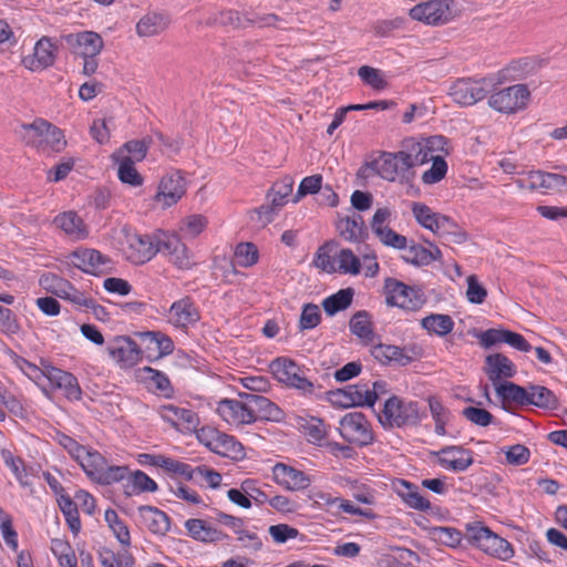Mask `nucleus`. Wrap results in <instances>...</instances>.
<instances>
[{
	"instance_id": "47",
	"label": "nucleus",
	"mask_w": 567,
	"mask_h": 567,
	"mask_svg": "<svg viewBox=\"0 0 567 567\" xmlns=\"http://www.w3.org/2000/svg\"><path fill=\"white\" fill-rule=\"evenodd\" d=\"M1 456L6 466L10 468L17 481L22 486H30L32 484L28 468L25 467L24 462L20 457L13 456V454L8 450H2Z\"/></svg>"
},
{
	"instance_id": "15",
	"label": "nucleus",
	"mask_w": 567,
	"mask_h": 567,
	"mask_svg": "<svg viewBox=\"0 0 567 567\" xmlns=\"http://www.w3.org/2000/svg\"><path fill=\"white\" fill-rule=\"evenodd\" d=\"M487 93L485 80H457L450 89L453 101L463 106H470L483 100Z\"/></svg>"
},
{
	"instance_id": "11",
	"label": "nucleus",
	"mask_w": 567,
	"mask_h": 567,
	"mask_svg": "<svg viewBox=\"0 0 567 567\" xmlns=\"http://www.w3.org/2000/svg\"><path fill=\"white\" fill-rule=\"evenodd\" d=\"M186 190V178L179 171H171L161 178L154 200L163 208H168L177 204Z\"/></svg>"
},
{
	"instance_id": "8",
	"label": "nucleus",
	"mask_w": 567,
	"mask_h": 567,
	"mask_svg": "<svg viewBox=\"0 0 567 567\" xmlns=\"http://www.w3.org/2000/svg\"><path fill=\"white\" fill-rule=\"evenodd\" d=\"M529 91L524 84H515L493 93L488 97V105L501 113H515L526 107Z\"/></svg>"
},
{
	"instance_id": "5",
	"label": "nucleus",
	"mask_w": 567,
	"mask_h": 567,
	"mask_svg": "<svg viewBox=\"0 0 567 567\" xmlns=\"http://www.w3.org/2000/svg\"><path fill=\"white\" fill-rule=\"evenodd\" d=\"M197 437L212 452L231 460H241L245 456L244 446L234 436L219 432L216 429H202Z\"/></svg>"
},
{
	"instance_id": "24",
	"label": "nucleus",
	"mask_w": 567,
	"mask_h": 567,
	"mask_svg": "<svg viewBox=\"0 0 567 567\" xmlns=\"http://www.w3.org/2000/svg\"><path fill=\"white\" fill-rule=\"evenodd\" d=\"M110 357L123 367H133L141 359V349L128 337H117L107 348Z\"/></svg>"
},
{
	"instance_id": "28",
	"label": "nucleus",
	"mask_w": 567,
	"mask_h": 567,
	"mask_svg": "<svg viewBox=\"0 0 567 567\" xmlns=\"http://www.w3.org/2000/svg\"><path fill=\"white\" fill-rule=\"evenodd\" d=\"M188 535L195 540L215 543L227 539V535L205 519L190 518L185 522Z\"/></svg>"
},
{
	"instance_id": "61",
	"label": "nucleus",
	"mask_w": 567,
	"mask_h": 567,
	"mask_svg": "<svg viewBox=\"0 0 567 567\" xmlns=\"http://www.w3.org/2000/svg\"><path fill=\"white\" fill-rule=\"evenodd\" d=\"M281 19L275 13L244 12V29L249 27H275Z\"/></svg>"
},
{
	"instance_id": "58",
	"label": "nucleus",
	"mask_w": 567,
	"mask_h": 567,
	"mask_svg": "<svg viewBox=\"0 0 567 567\" xmlns=\"http://www.w3.org/2000/svg\"><path fill=\"white\" fill-rule=\"evenodd\" d=\"M392 210L389 207L378 208L370 223L373 234L380 239L386 234V230H393L390 227Z\"/></svg>"
},
{
	"instance_id": "56",
	"label": "nucleus",
	"mask_w": 567,
	"mask_h": 567,
	"mask_svg": "<svg viewBox=\"0 0 567 567\" xmlns=\"http://www.w3.org/2000/svg\"><path fill=\"white\" fill-rule=\"evenodd\" d=\"M372 357L381 362L382 364H390L392 362L399 364V359L401 354V347L378 343L372 346L370 350Z\"/></svg>"
},
{
	"instance_id": "48",
	"label": "nucleus",
	"mask_w": 567,
	"mask_h": 567,
	"mask_svg": "<svg viewBox=\"0 0 567 567\" xmlns=\"http://www.w3.org/2000/svg\"><path fill=\"white\" fill-rule=\"evenodd\" d=\"M51 550L61 567H78L75 553L71 545L63 539H52Z\"/></svg>"
},
{
	"instance_id": "49",
	"label": "nucleus",
	"mask_w": 567,
	"mask_h": 567,
	"mask_svg": "<svg viewBox=\"0 0 567 567\" xmlns=\"http://www.w3.org/2000/svg\"><path fill=\"white\" fill-rule=\"evenodd\" d=\"M58 504L70 529L74 535H78L81 530V520L75 502H73L68 495H60Z\"/></svg>"
},
{
	"instance_id": "18",
	"label": "nucleus",
	"mask_w": 567,
	"mask_h": 567,
	"mask_svg": "<svg viewBox=\"0 0 567 567\" xmlns=\"http://www.w3.org/2000/svg\"><path fill=\"white\" fill-rule=\"evenodd\" d=\"M245 400L247 411L250 414V423L258 419L278 422L282 419V411L264 395L256 393L240 394Z\"/></svg>"
},
{
	"instance_id": "52",
	"label": "nucleus",
	"mask_w": 567,
	"mask_h": 567,
	"mask_svg": "<svg viewBox=\"0 0 567 567\" xmlns=\"http://www.w3.org/2000/svg\"><path fill=\"white\" fill-rule=\"evenodd\" d=\"M358 75L364 84L371 86L374 90L381 91L388 86L384 72L379 69L369 65H362L358 70Z\"/></svg>"
},
{
	"instance_id": "7",
	"label": "nucleus",
	"mask_w": 567,
	"mask_h": 567,
	"mask_svg": "<svg viewBox=\"0 0 567 567\" xmlns=\"http://www.w3.org/2000/svg\"><path fill=\"white\" fill-rule=\"evenodd\" d=\"M22 127L28 133L29 142L37 147H49L53 152H61L66 145L62 131L44 120H37Z\"/></svg>"
},
{
	"instance_id": "13",
	"label": "nucleus",
	"mask_w": 567,
	"mask_h": 567,
	"mask_svg": "<svg viewBox=\"0 0 567 567\" xmlns=\"http://www.w3.org/2000/svg\"><path fill=\"white\" fill-rule=\"evenodd\" d=\"M450 0H429L412 7L409 16L412 20L429 25L446 23L451 18Z\"/></svg>"
},
{
	"instance_id": "35",
	"label": "nucleus",
	"mask_w": 567,
	"mask_h": 567,
	"mask_svg": "<svg viewBox=\"0 0 567 567\" xmlns=\"http://www.w3.org/2000/svg\"><path fill=\"white\" fill-rule=\"evenodd\" d=\"M140 378L151 390L161 392L165 398L173 395L171 381L164 372L145 367L140 370Z\"/></svg>"
},
{
	"instance_id": "42",
	"label": "nucleus",
	"mask_w": 567,
	"mask_h": 567,
	"mask_svg": "<svg viewBox=\"0 0 567 567\" xmlns=\"http://www.w3.org/2000/svg\"><path fill=\"white\" fill-rule=\"evenodd\" d=\"M495 391L504 402L527 405V388H523L513 382H503L495 386Z\"/></svg>"
},
{
	"instance_id": "21",
	"label": "nucleus",
	"mask_w": 567,
	"mask_h": 567,
	"mask_svg": "<svg viewBox=\"0 0 567 567\" xmlns=\"http://www.w3.org/2000/svg\"><path fill=\"white\" fill-rule=\"evenodd\" d=\"M274 481L287 491H302L310 486V477L302 471L284 463L272 466Z\"/></svg>"
},
{
	"instance_id": "19",
	"label": "nucleus",
	"mask_w": 567,
	"mask_h": 567,
	"mask_svg": "<svg viewBox=\"0 0 567 567\" xmlns=\"http://www.w3.org/2000/svg\"><path fill=\"white\" fill-rule=\"evenodd\" d=\"M71 264L91 275L111 269V259L95 249H80L71 254Z\"/></svg>"
},
{
	"instance_id": "34",
	"label": "nucleus",
	"mask_w": 567,
	"mask_h": 567,
	"mask_svg": "<svg viewBox=\"0 0 567 567\" xmlns=\"http://www.w3.org/2000/svg\"><path fill=\"white\" fill-rule=\"evenodd\" d=\"M349 329L364 344H372L377 338L373 332L371 318L367 311L355 312L350 319Z\"/></svg>"
},
{
	"instance_id": "59",
	"label": "nucleus",
	"mask_w": 567,
	"mask_h": 567,
	"mask_svg": "<svg viewBox=\"0 0 567 567\" xmlns=\"http://www.w3.org/2000/svg\"><path fill=\"white\" fill-rule=\"evenodd\" d=\"M0 533L6 543V545L12 550H17L18 543V533L13 528L12 517L4 509L0 507Z\"/></svg>"
},
{
	"instance_id": "27",
	"label": "nucleus",
	"mask_w": 567,
	"mask_h": 567,
	"mask_svg": "<svg viewBox=\"0 0 567 567\" xmlns=\"http://www.w3.org/2000/svg\"><path fill=\"white\" fill-rule=\"evenodd\" d=\"M167 319L175 327L186 328L199 320V313L189 298H183L171 306Z\"/></svg>"
},
{
	"instance_id": "20",
	"label": "nucleus",
	"mask_w": 567,
	"mask_h": 567,
	"mask_svg": "<svg viewBox=\"0 0 567 567\" xmlns=\"http://www.w3.org/2000/svg\"><path fill=\"white\" fill-rule=\"evenodd\" d=\"M439 464L451 472H465L473 463V452L461 445H451L441 449L437 453Z\"/></svg>"
},
{
	"instance_id": "50",
	"label": "nucleus",
	"mask_w": 567,
	"mask_h": 567,
	"mask_svg": "<svg viewBox=\"0 0 567 567\" xmlns=\"http://www.w3.org/2000/svg\"><path fill=\"white\" fill-rule=\"evenodd\" d=\"M429 408L431 415L435 422V433L440 436L446 434L445 425L450 422V411L436 399L429 398Z\"/></svg>"
},
{
	"instance_id": "6",
	"label": "nucleus",
	"mask_w": 567,
	"mask_h": 567,
	"mask_svg": "<svg viewBox=\"0 0 567 567\" xmlns=\"http://www.w3.org/2000/svg\"><path fill=\"white\" fill-rule=\"evenodd\" d=\"M272 375L281 383L295 388L302 393H312L313 383L303 373V370L288 358H277L269 364Z\"/></svg>"
},
{
	"instance_id": "31",
	"label": "nucleus",
	"mask_w": 567,
	"mask_h": 567,
	"mask_svg": "<svg viewBox=\"0 0 567 567\" xmlns=\"http://www.w3.org/2000/svg\"><path fill=\"white\" fill-rule=\"evenodd\" d=\"M485 363V373L494 386L501 384V379L512 378L516 373L513 362L501 353L487 355Z\"/></svg>"
},
{
	"instance_id": "22",
	"label": "nucleus",
	"mask_w": 567,
	"mask_h": 567,
	"mask_svg": "<svg viewBox=\"0 0 567 567\" xmlns=\"http://www.w3.org/2000/svg\"><path fill=\"white\" fill-rule=\"evenodd\" d=\"M293 184V178L290 176H285L284 178L274 184L272 188L269 190L267 195L270 204L261 205L257 209V213L260 216H265L266 223L271 221L272 213L286 204L287 197L292 193Z\"/></svg>"
},
{
	"instance_id": "26",
	"label": "nucleus",
	"mask_w": 567,
	"mask_h": 567,
	"mask_svg": "<svg viewBox=\"0 0 567 567\" xmlns=\"http://www.w3.org/2000/svg\"><path fill=\"white\" fill-rule=\"evenodd\" d=\"M55 52V45L49 39L42 38L35 43L33 54L27 56L23 63L31 71H42L54 63Z\"/></svg>"
},
{
	"instance_id": "23",
	"label": "nucleus",
	"mask_w": 567,
	"mask_h": 567,
	"mask_svg": "<svg viewBox=\"0 0 567 567\" xmlns=\"http://www.w3.org/2000/svg\"><path fill=\"white\" fill-rule=\"evenodd\" d=\"M68 44L81 56H96L104 47L101 35L93 31L71 33L65 37Z\"/></svg>"
},
{
	"instance_id": "37",
	"label": "nucleus",
	"mask_w": 567,
	"mask_h": 567,
	"mask_svg": "<svg viewBox=\"0 0 567 567\" xmlns=\"http://www.w3.org/2000/svg\"><path fill=\"white\" fill-rule=\"evenodd\" d=\"M85 474L93 481L96 480L101 468L105 465V458L95 450L83 447L74 458Z\"/></svg>"
},
{
	"instance_id": "39",
	"label": "nucleus",
	"mask_w": 567,
	"mask_h": 567,
	"mask_svg": "<svg viewBox=\"0 0 567 567\" xmlns=\"http://www.w3.org/2000/svg\"><path fill=\"white\" fill-rule=\"evenodd\" d=\"M336 272L341 275L357 276L362 269L358 256L349 248H342L334 254Z\"/></svg>"
},
{
	"instance_id": "43",
	"label": "nucleus",
	"mask_w": 567,
	"mask_h": 567,
	"mask_svg": "<svg viewBox=\"0 0 567 567\" xmlns=\"http://www.w3.org/2000/svg\"><path fill=\"white\" fill-rule=\"evenodd\" d=\"M340 235L348 241H359L363 236V219L360 215L341 218L338 223Z\"/></svg>"
},
{
	"instance_id": "54",
	"label": "nucleus",
	"mask_w": 567,
	"mask_h": 567,
	"mask_svg": "<svg viewBox=\"0 0 567 567\" xmlns=\"http://www.w3.org/2000/svg\"><path fill=\"white\" fill-rule=\"evenodd\" d=\"M104 518L117 540L122 545L128 546L131 543L130 532L127 526L120 519L117 513L113 509H107L105 511Z\"/></svg>"
},
{
	"instance_id": "38",
	"label": "nucleus",
	"mask_w": 567,
	"mask_h": 567,
	"mask_svg": "<svg viewBox=\"0 0 567 567\" xmlns=\"http://www.w3.org/2000/svg\"><path fill=\"white\" fill-rule=\"evenodd\" d=\"M148 144L145 140H132L126 142L112 154L113 161L141 162L146 157Z\"/></svg>"
},
{
	"instance_id": "63",
	"label": "nucleus",
	"mask_w": 567,
	"mask_h": 567,
	"mask_svg": "<svg viewBox=\"0 0 567 567\" xmlns=\"http://www.w3.org/2000/svg\"><path fill=\"white\" fill-rule=\"evenodd\" d=\"M127 487L131 488L127 494L155 492L157 489V484L144 472L136 471L130 476V485Z\"/></svg>"
},
{
	"instance_id": "40",
	"label": "nucleus",
	"mask_w": 567,
	"mask_h": 567,
	"mask_svg": "<svg viewBox=\"0 0 567 567\" xmlns=\"http://www.w3.org/2000/svg\"><path fill=\"white\" fill-rule=\"evenodd\" d=\"M442 252L435 245L430 244L429 247L422 245H412L406 251L405 259L414 265H430L434 260H439Z\"/></svg>"
},
{
	"instance_id": "41",
	"label": "nucleus",
	"mask_w": 567,
	"mask_h": 567,
	"mask_svg": "<svg viewBox=\"0 0 567 567\" xmlns=\"http://www.w3.org/2000/svg\"><path fill=\"white\" fill-rule=\"evenodd\" d=\"M527 405L532 404L542 409H556L558 400L555 393L546 386L532 384L527 388Z\"/></svg>"
},
{
	"instance_id": "9",
	"label": "nucleus",
	"mask_w": 567,
	"mask_h": 567,
	"mask_svg": "<svg viewBox=\"0 0 567 567\" xmlns=\"http://www.w3.org/2000/svg\"><path fill=\"white\" fill-rule=\"evenodd\" d=\"M122 251L125 258L134 265H143L150 261L156 255L154 234L141 235L125 231Z\"/></svg>"
},
{
	"instance_id": "55",
	"label": "nucleus",
	"mask_w": 567,
	"mask_h": 567,
	"mask_svg": "<svg viewBox=\"0 0 567 567\" xmlns=\"http://www.w3.org/2000/svg\"><path fill=\"white\" fill-rule=\"evenodd\" d=\"M259 258L256 245L251 243H240L235 249V262L240 267H251L257 264Z\"/></svg>"
},
{
	"instance_id": "57",
	"label": "nucleus",
	"mask_w": 567,
	"mask_h": 567,
	"mask_svg": "<svg viewBox=\"0 0 567 567\" xmlns=\"http://www.w3.org/2000/svg\"><path fill=\"white\" fill-rule=\"evenodd\" d=\"M392 210L389 207L378 208L370 223L373 234L380 239L386 234V230H393L390 227Z\"/></svg>"
},
{
	"instance_id": "1",
	"label": "nucleus",
	"mask_w": 567,
	"mask_h": 567,
	"mask_svg": "<svg viewBox=\"0 0 567 567\" xmlns=\"http://www.w3.org/2000/svg\"><path fill=\"white\" fill-rule=\"evenodd\" d=\"M424 416L416 401L392 395L384 402L379 421L383 427H408L419 425Z\"/></svg>"
},
{
	"instance_id": "64",
	"label": "nucleus",
	"mask_w": 567,
	"mask_h": 567,
	"mask_svg": "<svg viewBox=\"0 0 567 567\" xmlns=\"http://www.w3.org/2000/svg\"><path fill=\"white\" fill-rule=\"evenodd\" d=\"M40 285L51 293L62 298L70 289V282L54 274H44L40 277Z\"/></svg>"
},
{
	"instance_id": "33",
	"label": "nucleus",
	"mask_w": 567,
	"mask_h": 567,
	"mask_svg": "<svg viewBox=\"0 0 567 567\" xmlns=\"http://www.w3.org/2000/svg\"><path fill=\"white\" fill-rule=\"evenodd\" d=\"M140 516L144 525L156 535H165L171 528V520L166 513L153 506H140Z\"/></svg>"
},
{
	"instance_id": "53",
	"label": "nucleus",
	"mask_w": 567,
	"mask_h": 567,
	"mask_svg": "<svg viewBox=\"0 0 567 567\" xmlns=\"http://www.w3.org/2000/svg\"><path fill=\"white\" fill-rule=\"evenodd\" d=\"M430 536L433 540L450 547H456L462 540L461 532L454 527H432L430 529Z\"/></svg>"
},
{
	"instance_id": "46",
	"label": "nucleus",
	"mask_w": 567,
	"mask_h": 567,
	"mask_svg": "<svg viewBox=\"0 0 567 567\" xmlns=\"http://www.w3.org/2000/svg\"><path fill=\"white\" fill-rule=\"evenodd\" d=\"M353 298V290L351 288L341 289L338 292L329 296L322 301V307L327 315L333 316L339 311L347 309Z\"/></svg>"
},
{
	"instance_id": "51",
	"label": "nucleus",
	"mask_w": 567,
	"mask_h": 567,
	"mask_svg": "<svg viewBox=\"0 0 567 567\" xmlns=\"http://www.w3.org/2000/svg\"><path fill=\"white\" fill-rule=\"evenodd\" d=\"M208 220L204 215L194 214L185 217L178 227V231L185 238H195L207 227Z\"/></svg>"
},
{
	"instance_id": "60",
	"label": "nucleus",
	"mask_w": 567,
	"mask_h": 567,
	"mask_svg": "<svg viewBox=\"0 0 567 567\" xmlns=\"http://www.w3.org/2000/svg\"><path fill=\"white\" fill-rule=\"evenodd\" d=\"M431 167L423 172L421 179L425 185H434L441 182L447 173V163L445 157H439L431 161Z\"/></svg>"
},
{
	"instance_id": "30",
	"label": "nucleus",
	"mask_w": 567,
	"mask_h": 567,
	"mask_svg": "<svg viewBox=\"0 0 567 567\" xmlns=\"http://www.w3.org/2000/svg\"><path fill=\"white\" fill-rule=\"evenodd\" d=\"M53 224L74 240H83L89 236L87 226L73 210L59 214L54 217Z\"/></svg>"
},
{
	"instance_id": "17",
	"label": "nucleus",
	"mask_w": 567,
	"mask_h": 567,
	"mask_svg": "<svg viewBox=\"0 0 567 567\" xmlns=\"http://www.w3.org/2000/svg\"><path fill=\"white\" fill-rule=\"evenodd\" d=\"M384 288L386 303L390 306L413 310L422 303L419 293L413 288L396 279H386Z\"/></svg>"
},
{
	"instance_id": "12",
	"label": "nucleus",
	"mask_w": 567,
	"mask_h": 567,
	"mask_svg": "<svg viewBox=\"0 0 567 567\" xmlns=\"http://www.w3.org/2000/svg\"><path fill=\"white\" fill-rule=\"evenodd\" d=\"M156 254L168 256L178 268H189L192 265L189 250L175 234L157 230L154 233Z\"/></svg>"
},
{
	"instance_id": "2",
	"label": "nucleus",
	"mask_w": 567,
	"mask_h": 567,
	"mask_svg": "<svg viewBox=\"0 0 567 567\" xmlns=\"http://www.w3.org/2000/svg\"><path fill=\"white\" fill-rule=\"evenodd\" d=\"M466 535L474 546L487 555L502 560H508L514 556L512 545L481 522L467 524Z\"/></svg>"
},
{
	"instance_id": "3",
	"label": "nucleus",
	"mask_w": 567,
	"mask_h": 567,
	"mask_svg": "<svg viewBox=\"0 0 567 567\" xmlns=\"http://www.w3.org/2000/svg\"><path fill=\"white\" fill-rule=\"evenodd\" d=\"M403 147L412 159L413 166L422 165L439 157L450 154L447 140L442 135H433L421 140L409 138Z\"/></svg>"
},
{
	"instance_id": "29",
	"label": "nucleus",
	"mask_w": 567,
	"mask_h": 567,
	"mask_svg": "<svg viewBox=\"0 0 567 567\" xmlns=\"http://www.w3.org/2000/svg\"><path fill=\"white\" fill-rule=\"evenodd\" d=\"M411 210L414 218L421 226L435 234L441 230H445L451 224V219L449 217L434 213L425 204L413 203Z\"/></svg>"
},
{
	"instance_id": "44",
	"label": "nucleus",
	"mask_w": 567,
	"mask_h": 567,
	"mask_svg": "<svg viewBox=\"0 0 567 567\" xmlns=\"http://www.w3.org/2000/svg\"><path fill=\"white\" fill-rule=\"evenodd\" d=\"M351 406H372L375 403V392L370 391L368 383H358L347 386Z\"/></svg>"
},
{
	"instance_id": "25",
	"label": "nucleus",
	"mask_w": 567,
	"mask_h": 567,
	"mask_svg": "<svg viewBox=\"0 0 567 567\" xmlns=\"http://www.w3.org/2000/svg\"><path fill=\"white\" fill-rule=\"evenodd\" d=\"M217 414L228 424L239 426L250 424V414L247 411L246 402L234 399H224L217 403Z\"/></svg>"
},
{
	"instance_id": "16",
	"label": "nucleus",
	"mask_w": 567,
	"mask_h": 567,
	"mask_svg": "<svg viewBox=\"0 0 567 567\" xmlns=\"http://www.w3.org/2000/svg\"><path fill=\"white\" fill-rule=\"evenodd\" d=\"M157 413L163 421L179 432H193L199 424V419L193 410L174 404L161 405Z\"/></svg>"
},
{
	"instance_id": "32",
	"label": "nucleus",
	"mask_w": 567,
	"mask_h": 567,
	"mask_svg": "<svg viewBox=\"0 0 567 567\" xmlns=\"http://www.w3.org/2000/svg\"><path fill=\"white\" fill-rule=\"evenodd\" d=\"M393 487L398 496L410 508L417 509L421 512L430 509V501L420 494L419 487L415 486L414 484L405 480H398L393 483Z\"/></svg>"
},
{
	"instance_id": "45",
	"label": "nucleus",
	"mask_w": 567,
	"mask_h": 567,
	"mask_svg": "<svg viewBox=\"0 0 567 567\" xmlns=\"http://www.w3.org/2000/svg\"><path fill=\"white\" fill-rule=\"evenodd\" d=\"M422 327L430 333L443 337L454 328L453 319L447 315H430L422 319Z\"/></svg>"
},
{
	"instance_id": "4",
	"label": "nucleus",
	"mask_w": 567,
	"mask_h": 567,
	"mask_svg": "<svg viewBox=\"0 0 567 567\" xmlns=\"http://www.w3.org/2000/svg\"><path fill=\"white\" fill-rule=\"evenodd\" d=\"M369 167L381 178L394 182L396 178L404 177L413 167L412 159L406 150L396 153H382L375 158Z\"/></svg>"
},
{
	"instance_id": "14",
	"label": "nucleus",
	"mask_w": 567,
	"mask_h": 567,
	"mask_svg": "<svg viewBox=\"0 0 567 567\" xmlns=\"http://www.w3.org/2000/svg\"><path fill=\"white\" fill-rule=\"evenodd\" d=\"M516 183L520 188L529 190H567L566 176L543 171H530Z\"/></svg>"
},
{
	"instance_id": "36",
	"label": "nucleus",
	"mask_w": 567,
	"mask_h": 567,
	"mask_svg": "<svg viewBox=\"0 0 567 567\" xmlns=\"http://www.w3.org/2000/svg\"><path fill=\"white\" fill-rule=\"evenodd\" d=\"M168 25L167 18L157 12H150L143 16L136 23V33L140 37H154L163 32Z\"/></svg>"
},
{
	"instance_id": "62",
	"label": "nucleus",
	"mask_w": 567,
	"mask_h": 567,
	"mask_svg": "<svg viewBox=\"0 0 567 567\" xmlns=\"http://www.w3.org/2000/svg\"><path fill=\"white\" fill-rule=\"evenodd\" d=\"M113 162L118 165L117 177L122 183L128 184L131 186L142 185L143 178L134 166L135 162H130L126 159Z\"/></svg>"
},
{
	"instance_id": "10",
	"label": "nucleus",
	"mask_w": 567,
	"mask_h": 567,
	"mask_svg": "<svg viewBox=\"0 0 567 567\" xmlns=\"http://www.w3.org/2000/svg\"><path fill=\"white\" fill-rule=\"evenodd\" d=\"M340 435L349 443L369 445L373 441L371 425L360 412L347 413L339 423Z\"/></svg>"
}]
</instances>
